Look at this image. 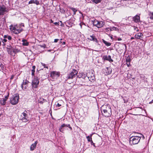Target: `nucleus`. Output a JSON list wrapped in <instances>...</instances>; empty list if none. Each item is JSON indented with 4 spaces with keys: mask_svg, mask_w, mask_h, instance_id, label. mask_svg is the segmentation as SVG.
I'll return each instance as SVG.
<instances>
[{
    "mask_svg": "<svg viewBox=\"0 0 153 153\" xmlns=\"http://www.w3.org/2000/svg\"><path fill=\"white\" fill-rule=\"evenodd\" d=\"M6 99H3L0 100V104L2 105H4L6 103Z\"/></svg>",
    "mask_w": 153,
    "mask_h": 153,
    "instance_id": "5701e85b",
    "label": "nucleus"
},
{
    "mask_svg": "<svg viewBox=\"0 0 153 153\" xmlns=\"http://www.w3.org/2000/svg\"><path fill=\"white\" fill-rule=\"evenodd\" d=\"M132 78L133 79H135V77H132Z\"/></svg>",
    "mask_w": 153,
    "mask_h": 153,
    "instance_id": "13d9d810",
    "label": "nucleus"
},
{
    "mask_svg": "<svg viewBox=\"0 0 153 153\" xmlns=\"http://www.w3.org/2000/svg\"><path fill=\"white\" fill-rule=\"evenodd\" d=\"M8 11L7 7L4 5L0 6V16L4 15Z\"/></svg>",
    "mask_w": 153,
    "mask_h": 153,
    "instance_id": "0eeeda50",
    "label": "nucleus"
},
{
    "mask_svg": "<svg viewBox=\"0 0 153 153\" xmlns=\"http://www.w3.org/2000/svg\"><path fill=\"white\" fill-rule=\"evenodd\" d=\"M149 15L150 19H153V12H149Z\"/></svg>",
    "mask_w": 153,
    "mask_h": 153,
    "instance_id": "7c9ffc66",
    "label": "nucleus"
},
{
    "mask_svg": "<svg viewBox=\"0 0 153 153\" xmlns=\"http://www.w3.org/2000/svg\"><path fill=\"white\" fill-rule=\"evenodd\" d=\"M102 59L104 60L108 61L110 62H113V60L111 59L110 55H108V56L106 55L102 57Z\"/></svg>",
    "mask_w": 153,
    "mask_h": 153,
    "instance_id": "dca6fc26",
    "label": "nucleus"
},
{
    "mask_svg": "<svg viewBox=\"0 0 153 153\" xmlns=\"http://www.w3.org/2000/svg\"><path fill=\"white\" fill-rule=\"evenodd\" d=\"M117 28L115 27H111L110 28V31H112L114 30H117Z\"/></svg>",
    "mask_w": 153,
    "mask_h": 153,
    "instance_id": "72a5a7b5",
    "label": "nucleus"
},
{
    "mask_svg": "<svg viewBox=\"0 0 153 153\" xmlns=\"http://www.w3.org/2000/svg\"><path fill=\"white\" fill-rule=\"evenodd\" d=\"M135 38L137 39H140V38H143V34L141 33H139L135 35Z\"/></svg>",
    "mask_w": 153,
    "mask_h": 153,
    "instance_id": "a211bd4d",
    "label": "nucleus"
},
{
    "mask_svg": "<svg viewBox=\"0 0 153 153\" xmlns=\"http://www.w3.org/2000/svg\"><path fill=\"white\" fill-rule=\"evenodd\" d=\"M5 67L2 64H1L0 65V69L3 72H4V69H5Z\"/></svg>",
    "mask_w": 153,
    "mask_h": 153,
    "instance_id": "bb28decb",
    "label": "nucleus"
},
{
    "mask_svg": "<svg viewBox=\"0 0 153 153\" xmlns=\"http://www.w3.org/2000/svg\"><path fill=\"white\" fill-rule=\"evenodd\" d=\"M65 42H63L62 43V45H65Z\"/></svg>",
    "mask_w": 153,
    "mask_h": 153,
    "instance_id": "6e6d98bb",
    "label": "nucleus"
},
{
    "mask_svg": "<svg viewBox=\"0 0 153 153\" xmlns=\"http://www.w3.org/2000/svg\"><path fill=\"white\" fill-rule=\"evenodd\" d=\"M8 98V95L6 96L5 97V99H6V100Z\"/></svg>",
    "mask_w": 153,
    "mask_h": 153,
    "instance_id": "09e8293b",
    "label": "nucleus"
},
{
    "mask_svg": "<svg viewBox=\"0 0 153 153\" xmlns=\"http://www.w3.org/2000/svg\"><path fill=\"white\" fill-rule=\"evenodd\" d=\"M112 37H111V39H112Z\"/></svg>",
    "mask_w": 153,
    "mask_h": 153,
    "instance_id": "69168bd1",
    "label": "nucleus"
},
{
    "mask_svg": "<svg viewBox=\"0 0 153 153\" xmlns=\"http://www.w3.org/2000/svg\"><path fill=\"white\" fill-rule=\"evenodd\" d=\"M133 21L136 23H137L140 21V16H139L136 15L133 18Z\"/></svg>",
    "mask_w": 153,
    "mask_h": 153,
    "instance_id": "f3484780",
    "label": "nucleus"
},
{
    "mask_svg": "<svg viewBox=\"0 0 153 153\" xmlns=\"http://www.w3.org/2000/svg\"><path fill=\"white\" fill-rule=\"evenodd\" d=\"M86 76L88 79L91 82L94 80L95 79L94 75L92 72L91 71H89L87 73Z\"/></svg>",
    "mask_w": 153,
    "mask_h": 153,
    "instance_id": "6e6552de",
    "label": "nucleus"
},
{
    "mask_svg": "<svg viewBox=\"0 0 153 153\" xmlns=\"http://www.w3.org/2000/svg\"><path fill=\"white\" fill-rule=\"evenodd\" d=\"M88 39L97 42V40L94 36H90V37L88 38Z\"/></svg>",
    "mask_w": 153,
    "mask_h": 153,
    "instance_id": "412c9836",
    "label": "nucleus"
},
{
    "mask_svg": "<svg viewBox=\"0 0 153 153\" xmlns=\"http://www.w3.org/2000/svg\"><path fill=\"white\" fill-rule=\"evenodd\" d=\"M1 42L0 41V46H1Z\"/></svg>",
    "mask_w": 153,
    "mask_h": 153,
    "instance_id": "bf43d9fd",
    "label": "nucleus"
},
{
    "mask_svg": "<svg viewBox=\"0 0 153 153\" xmlns=\"http://www.w3.org/2000/svg\"><path fill=\"white\" fill-rule=\"evenodd\" d=\"M14 75H12L11 76V77L10 78V79L12 80V79H13V78H14Z\"/></svg>",
    "mask_w": 153,
    "mask_h": 153,
    "instance_id": "c03bdc74",
    "label": "nucleus"
},
{
    "mask_svg": "<svg viewBox=\"0 0 153 153\" xmlns=\"http://www.w3.org/2000/svg\"><path fill=\"white\" fill-rule=\"evenodd\" d=\"M4 21L5 20V18H4Z\"/></svg>",
    "mask_w": 153,
    "mask_h": 153,
    "instance_id": "e2e57ef3",
    "label": "nucleus"
},
{
    "mask_svg": "<svg viewBox=\"0 0 153 153\" xmlns=\"http://www.w3.org/2000/svg\"><path fill=\"white\" fill-rule=\"evenodd\" d=\"M46 100H44V99H43L42 101H40L39 102L41 103L42 104L44 102L46 101Z\"/></svg>",
    "mask_w": 153,
    "mask_h": 153,
    "instance_id": "a19ab883",
    "label": "nucleus"
},
{
    "mask_svg": "<svg viewBox=\"0 0 153 153\" xmlns=\"http://www.w3.org/2000/svg\"><path fill=\"white\" fill-rule=\"evenodd\" d=\"M22 42H23L22 45L24 46H28L29 45V43L27 42L25 39L23 40Z\"/></svg>",
    "mask_w": 153,
    "mask_h": 153,
    "instance_id": "cd10ccee",
    "label": "nucleus"
},
{
    "mask_svg": "<svg viewBox=\"0 0 153 153\" xmlns=\"http://www.w3.org/2000/svg\"><path fill=\"white\" fill-rule=\"evenodd\" d=\"M131 61V59L130 57H128L126 59V62H130Z\"/></svg>",
    "mask_w": 153,
    "mask_h": 153,
    "instance_id": "c9c22d12",
    "label": "nucleus"
},
{
    "mask_svg": "<svg viewBox=\"0 0 153 153\" xmlns=\"http://www.w3.org/2000/svg\"><path fill=\"white\" fill-rule=\"evenodd\" d=\"M20 25L23 27H24V23H21Z\"/></svg>",
    "mask_w": 153,
    "mask_h": 153,
    "instance_id": "864d4df0",
    "label": "nucleus"
},
{
    "mask_svg": "<svg viewBox=\"0 0 153 153\" xmlns=\"http://www.w3.org/2000/svg\"><path fill=\"white\" fill-rule=\"evenodd\" d=\"M65 127H68L70 129V130H72V128L71 127L70 124H65L63 123L59 127V131L61 132L64 133V128H63Z\"/></svg>",
    "mask_w": 153,
    "mask_h": 153,
    "instance_id": "9d476101",
    "label": "nucleus"
},
{
    "mask_svg": "<svg viewBox=\"0 0 153 153\" xmlns=\"http://www.w3.org/2000/svg\"><path fill=\"white\" fill-rule=\"evenodd\" d=\"M78 73L77 71L75 69H73L71 72L68 74L67 77V79H72L77 75Z\"/></svg>",
    "mask_w": 153,
    "mask_h": 153,
    "instance_id": "39448f33",
    "label": "nucleus"
},
{
    "mask_svg": "<svg viewBox=\"0 0 153 153\" xmlns=\"http://www.w3.org/2000/svg\"><path fill=\"white\" fill-rule=\"evenodd\" d=\"M51 22L53 23V21L52 20H51Z\"/></svg>",
    "mask_w": 153,
    "mask_h": 153,
    "instance_id": "052dcab7",
    "label": "nucleus"
},
{
    "mask_svg": "<svg viewBox=\"0 0 153 153\" xmlns=\"http://www.w3.org/2000/svg\"><path fill=\"white\" fill-rule=\"evenodd\" d=\"M59 76V73L53 71L51 73V76L53 79H56Z\"/></svg>",
    "mask_w": 153,
    "mask_h": 153,
    "instance_id": "f8f14e48",
    "label": "nucleus"
},
{
    "mask_svg": "<svg viewBox=\"0 0 153 153\" xmlns=\"http://www.w3.org/2000/svg\"><path fill=\"white\" fill-rule=\"evenodd\" d=\"M91 1L93 3L97 4L100 3L102 0H91Z\"/></svg>",
    "mask_w": 153,
    "mask_h": 153,
    "instance_id": "c85d7f7f",
    "label": "nucleus"
},
{
    "mask_svg": "<svg viewBox=\"0 0 153 153\" xmlns=\"http://www.w3.org/2000/svg\"><path fill=\"white\" fill-rule=\"evenodd\" d=\"M58 23H59V22H55L54 23V24L55 25H59Z\"/></svg>",
    "mask_w": 153,
    "mask_h": 153,
    "instance_id": "49530a36",
    "label": "nucleus"
},
{
    "mask_svg": "<svg viewBox=\"0 0 153 153\" xmlns=\"http://www.w3.org/2000/svg\"><path fill=\"white\" fill-rule=\"evenodd\" d=\"M134 39V38L133 37H131V39L132 40V39Z\"/></svg>",
    "mask_w": 153,
    "mask_h": 153,
    "instance_id": "4d7b16f0",
    "label": "nucleus"
},
{
    "mask_svg": "<svg viewBox=\"0 0 153 153\" xmlns=\"http://www.w3.org/2000/svg\"><path fill=\"white\" fill-rule=\"evenodd\" d=\"M110 109H111L110 106L106 105H103L101 108V110L102 112H103V111L106 110L109 112Z\"/></svg>",
    "mask_w": 153,
    "mask_h": 153,
    "instance_id": "4468645a",
    "label": "nucleus"
},
{
    "mask_svg": "<svg viewBox=\"0 0 153 153\" xmlns=\"http://www.w3.org/2000/svg\"><path fill=\"white\" fill-rule=\"evenodd\" d=\"M8 35H5L4 36V38L5 39H6L7 38V36H8Z\"/></svg>",
    "mask_w": 153,
    "mask_h": 153,
    "instance_id": "de8ad7c7",
    "label": "nucleus"
},
{
    "mask_svg": "<svg viewBox=\"0 0 153 153\" xmlns=\"http://www.w3.org/2000/svg\"><path fill=\"white\" fill-rule=\"evenodd\" d=\"M122 97L124 100V103H127L128 102V99L127 98V97H123L122 96Z\"/></svg>",
    "mask_w": 153,
    "mask_h": 153,
    "instance_id": "c756f323",
    "label": "nucleus"
},
{
    "mask_svg": "<svg viewBox=\"0 0 153 153\" xmlns=\"http://www.w3.org/2000/svg\"><path fill=\"white\" fill-rule=\"evenodd\" d=\"M35 4L36 5H38L39 4V1H38L37 0H31L30 1L28 2V4Z\"/></svg>",
    "mask_w": 153,
    "mask_h": 153,
    "instance_id": "aec40b11",
    "label": "nucleus"
},
{
    "mask_svg": "<svg viewBox=\"0 0 153 153\" xmlns=\"http://www.w3.org/2000/svg\"><path fill=\"white\" fill-rule=\"evenodd\" d=\"M86 74H82V77L83 78H86V77H87V76H86Z\"/></svg>",
    "mask_w": 153,
    "mask_h": 153,
    "instance_id": "4c0bfd02",
    "label": "nucleus"
},
{
    "mask_svg": "<svg viewBox=\"0 0 153 153\" xmlns=\"http://www.w3.org/2000/svg\"><path fill=\"white\" fill-rule=\"evenodd\" d=\"M153 102V100H152V101H151V102H149V103L151 104Z\"/></svg>",
    "mask_w": 153,
    "mask_h": 153,
    "instance_id": "5fc2aeb1",
    "label": "nucleus"
},
{
    "mask_svg": "<svg viewBox=\"0 0 153 153\" xmlns=\"http://www.w3.org/2000/svg\"><path fill=\"white\" fill-rule=\"evenodd\" d=\"M91 142V145H93V146L94 147H96V146H95V143H94L92 141H91L90 142Z\"/></svg>",
    "mask_w": 153,
    "mask_h": 153,
    "instance_id": "ea45409f",
    "label": "nucleus"
},
{
    "mask_svg": "<svg viewBox=\"0 0 153 153\" xmlns=\"http://www.w3.org/2000/svg\"><path fill=\"white\" fill-rule=\"evenodd\" d=\"M39 76H40L39 74L38 73H37L36 74V76H34V78H36V79H38L39 80Z\"/></svg>",
    "mask_w": 153,
    "mask_h": 153,
    "instance_id": "2f4dec72",
    "label": "nucleus"
},
{
    "mask_svg": "<svg viewBox=\"0 0 153 153\" xmlns=\"http://www.w3.org/2000/svg\"><path fill=\"white\" fill-rule=\"evenodd\" d=\"M143 135L141 134H139V135L132 136L129 138V143L131 145L138 144L140 142L141 138V136Z\"/></svg>",
    "mask_w": 153,
    "mask_h": 153,
    "instance_id": "f257e3e1",
    "label": "nucleus"
},
{
    "mask_svg": "<svg viewBox=\"0 0 153 153\" xmlns=\"http://www.w3.org/2000/svg\"><path fill=\"white\" fill-rule=\"evenodd\" d=\"M105 30L106 32H108V31L109 30H110V28H106L105 29Z\"/></svg>",
    "mask_w": 153,
    "mask_h": 153,
    "instance_id": "79ce46f5",
    "label": "nucleus"
},
{
    "mask_svg": "<svg viewBox=\"0 0 153 153\" xmlns=\"http://www.w3.org/2000/svg\"><path fill=\"white\" fill-rule=\"evenodd\" d=\"M107 70H109V72H108V74H111V69L110 68H107Z\"/></svg>",
    "mask_w": 153,
    "mask_h": 153,
    "instance_id": "e433bc0d",
    "label": "nucleus"
},
{
    "mask_svg": "<svg viewBox=\"0 0 153 153\" xmlns=\"http://www.w3.org/2000/svg\"><path fill=\"white\" fill-rule=\"evenodd\" d=\"M7 49L8 53L10 55L12 54L13 52H15V49L10 45L7 46Z\"/></svg>",
    "mask_w": 153,
    "mask_h": 153,
    "instance_id": "9b49d317",
    "label": "nucleus"
},
{
    "mask_svg": "<svg viewBox=\"0 0 153 153\" xmlns=\"http://www.w3.org/2000/svg\"><path fill=\"white\" fill-rule=\"evenodd\" d=\"M70 8L73 11L74 13V14L75 15L76 12L77 11V10L75 8L73 7H71Z\"/></svg>",
    "mask_w": 153,
    "mask_h": 153,
    "instance_id": "473e14b6",
    "label": "nucleus"
},
{
    "mask_svg": "<svg viewBox=\"0 0 153 153\" xmlns=\"http://www.w3.org/2000/svg\"><path fill=\"white\" fill-rule=\"evenodd\" d=\"M122 39L121 38H118V39H117V40L118 41H121V40Z\"/></svg>",
    "mask_w": 153,
    "mask_h": 153,
    "instance_id": "603ef678",
    "label": "nucleus"
},
{
    "mask_svg": "<svg viewBox=\"0 0 153 153\" xmlns=\"http://www.w3.org/2000/svg\"><path fill=\"white\" fill-rule=\"evenodd\" d=\"M59 40V39H55L54 40V42H57Z\"/></svg>",
    "mask_w": 153,
    "mask_h": 153,
    "instance_id": "a18cd8bd",
    "label": "nucleus"
},
{
    "mask_svg": "<svg viewBox=\"0 0 153 153\" xmlns=\"http://www.w3.org/2000/svg\"><path fill=\"white\" fill-rule=\"evenodd\" d=\"M123 1H127V0H123Z\"/></svg>",
    "mask_w": 153,
    "mask_h": 153,
    "instance_id": "0e129e2a",
    "label": "nucleus"
},
{
    "mask_svg": "<svg viewBox=\"0 0 153 153\" xmlns=\"http://www.w3.org/2000/svg\"><path fill=\"white\" fill-rule=\"evenodd\" d=\"M7 37V39L9 40H10L12 39V37L8 35Z\"/></svg>",
    "mask_w": 153,
    "mask_h": 153,
    "instance_id": "58836bf2",
    "label": "nucleus"
},
{
    "mask_svg": "<svg viewBox=\"0 0 153 153\" xmlns=\"http://www.w3.org/2000/svg\"><path fill=\"white\" fill-rule=\"evenodd\" d=\"M39 79L34 78L31 84L32 88L34 89L37 88L39 86Z\"/></svg>",
    "mask_w": 153,
    "mask_h": 153,
    "instance_id": "423d86ee",
    "label": "nucleus"
},
{
    "mask_svg": "<svg viewBox=\"0 0 153 153\" xmlns=\"http://www.w3.org/2000/svg\"><path fill=\"white\" fill-rule=\"evenodd\" d=\"M61 100H59V101L56 102L55 103V105L57 107H59L62 105L61 103L62 102Z\"/></svg>",
    "mask_w": 153,
    "mask_h": 153,
    "instance_id": "4be33fe9",
    "label": "nucleus"
},
{
    "mask_svg": "<svg viewBox=\"0 0 153 153\" xmlns=\"http://www.w3.org/2000/svg\"><path fill=\"white\" fill-rule=\"evenodd\" d=\"M36 68V66L35 65L32 66V69L31 70V75L33 76L34 75V74L35 72V70Z\"/></svg>",
    "mask_w": 153,
    "mask_h": 153,
    "instance_id": "393cba45",
    "label": "nucleus"
},
{
    "mask_svg": "<svg viewBox=\"0 0 153 153\" xmlns=\"http://www.w3.org/2000/svg\"><path fill=\"white\" fill-rule=\"evenodd\" d=\"M29 82V81L27 79L24 80L23 82L21 85V87L23 90H25L27 89V83Z\"/></svg>",
    "mask_w": 153,
    "mask_h": 153,
    "instance_id": "ddd939ff",
    "label": "nucleus"
},
{
    "mask_svg": "<svg viewBox=\"0 0 153 153\" xmlns=\"http://www.w3.org/2000/svg\"><path fill=\"white\" fill-rule=\"evenodd\" d=\"M19 100V95L17 94L13 95L10 99V102L13 105H15L18 103Z\"/></svg>",
    "mask_w": 153,
    "mask_h": 153,
    "instance_id": "f03ea898",
    "label": "nucleus"
},
{
    "mask_svg": "<svg viewBox=\"0 0 153 153\" xmlns=\"http://www.w3.org/2000/svg\"><path fill=\"white\" fill-rule=\"evenodd\" d=\"M41 64L42 65L44 68H46L47 69H48V65H47L45 64L44 63H43L42 62H41Z\"/></svg>",
    "mask_w": 153,
    "mask_h": 153,
    "instance_id": "f704fd0d",
    "label": "nucleus"
},
{
    "mask_svg": "<svg viewBox=\"0 0 153 153\" xmlns=\"http://www.w3.org/2000/svg\"><path fill=\"white\" fill-rule=\"evenodd\" d=\"M104 23L102 21H98L97 20H95L94 22V25L98 28H101L104 25Z\"/></svg>",
    "mask_w": 153,
    "mask_h": 153,
    "instance_id": "1a4fd4ad",
    "label": "nucleus"
},
{
    "mask_svg": "<svg viewBox=\"0 0 153 153\" xmlns=\"http://www.w3.org/2000/svg\"><path fill=\"white\" fill-rule=\"evenodd\" d=\"M103 42L107 46H108L111 45V43L110 42H108L105 40L103 39Z\"/></svg>",
    "mask_w": 153,
    "mask_h": 153,
    "instance_id": "b1692460",
    "label": "nucleus"
},
{
    "mask_svg": "<svg viewBox=\"0 0 153 153\" xmlns=\"http://www.w3.org/2000/svg\"><path fill=\"white\" fill-rule=\"evenodd\" d=\"M27 113V111L25 110L21 115L20 119L23 122H26L28 121L29 120Z\"/></svg>",
    "mask_w": 153,
    "mask_h": 153,
    "instance_id": "20e7f679",
    "label": "nucleus"
},
{
    "mask_svg": "<svg viewBox=\"0 0 153 153\" xmlns=\"http://www.w3.org/2000/svg\"><path fill=\"white\" fill-rule=\"evenodd\" d=\"M38 143V142L36 141L34 143L32 144L30 146V150L33 151L34 150L36 146Z\"/></svg>",
    "mask_w": 153,
    "mask_h": 153,
    "instance_id": "6ab92c4d",
    "label": "nucleus"
},
{
    "mask_svg": "<svg viewBox=\"0 0 153 153\" xmlns=\"http://www.w3.org/2000/svg\"><path fill=\"white\" fill-rule=\"evenodd\" d=\"M60 42V43H62V42Z\"/></svg>",
    "mask_w": 153,
    "mask_h": 153,
    "instance_id": "338daca9",
    "label": "nucleus"
},
{
    "mask_svg": "<svg viewBox=\"0 0 153 153\" xmlns=\"http://www.w3.org/2000/svg\"><path fill=\"white\" fill-rule=\"evenodd\" d=\"M16 27H17L16 26H13L11 25L10 26V30L15 34H18L22 32L23 29H18Z\"/></svg>",
    "mask_w": 153,
    "mask_h": 153,
    "instance_id": "7ed1b4c3",
    "label": "nucleus"
},
{
    "mask_svg": "<svg viewBox=\"0 0 153 153\" xmlns=\"http://www.w3.org/2000/svg\"><path fill=\"white\" fill-rule=\"evenodd\" d=\"M102 115L105 117H108L110 116L111 114V109L110 110V111H108L107 110L103 111V112H102Z\"/></svg>",
    "mask_w": 153,
    "mask_h": 153,
    "instance_id": "2eb2a0df",
    "label": "nucleus"
},
{
    "mask_svg": "<svg viewBox=\"0 0 153 153\" xmlns=\"http://www.w3.org/2000/svg\"><path fill=\"white\" fill-rule=\"evenodd\" d=\"M126 65L128 67H129L130 65V62H126Z\"/></svg>",
    "mask_w": 153,
    "mask_h": 153,
    "instance_id": "37998d69",
    "label": "nucleus"
},
{
    "mask_svg": "<svg viewBox=\"0 0 153 153\" xmlns=\"http://www.w3.org/2000/svg\"><path fill=\"white\" fill-rule=\"evenodd\" d=\"M134 29L136 30L138 32L139 31V30L137 28V27H135L134 28Z\"/></svg>",
    "mask_w": 153,
    "mask_h": 153,
    "instance_id": "8fccbe9b",
    "label": "nucleus"
},
{
    "mask_svg": "<svg viewBox=\"0 0 153 153\" xmlns=\"http://www.w3.org/2000/svg\"><path fill=\"white\" fill-rule=\"evenodd\" d=\"M92 134H91V135L89 136H88L86 137V138L87 139L88 141V142H91L92 141L91 137L92 136Z\"/></svg>",
    "mask_w": 153,
    "mask_h": 153,
    "instance_id": "a878e982",
    "label": "nucleus"
},
{
    "mask_svg": "<svg viewBox=\"0 0 153 153\" xmlns=\"http://www.w3.org/2000/svg\"><path fill=\"white\" fill-rule=\"evenodd\" d=\"M60 40H62V39H60Z\"/></svg>",
    "mask_w": 153,
    "mask_h": 153,
    "instance_id": "680f3d73",
    "label": "nucleus"
},
{
    "mask_svg": "<svg viewBox=\"0 0 153 153\" xmlns=\"http://www.w3.org/2000/svg\"><path fill=\"white\" fill-rule=\"evenodd\" d=\"M3 41L4 42H7V40L6 39H3Z\"/></svg>",
    "mask_w": 153,
    "mask_h": 153,
    "instance_id": "3c124183",
    "label": "nucleus"
}]
</instances>
